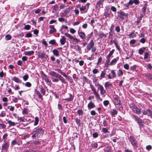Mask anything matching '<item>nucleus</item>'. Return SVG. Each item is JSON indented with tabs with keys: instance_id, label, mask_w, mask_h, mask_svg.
Masks as SVG:
<instances>
[{
	"instance_id": "obj_1",
	"label": "nucleus",
	"mask_w": 152,
	"mask_h": 152,
	"mask_svg": "<svg viewBox=\"0 0 152 152\" xmlns=\"http://www.w3.org/2000/svg\"><path fill=\"white\" fill-rule=\"evenodd\" d=\"M49 75L53 77L58 78L52 77L51 79L53 82L57 83L58 82L59 80L61 81L62 83L66 84V83L65 79L59 74L53 71H51L49 72Z\"/></svg>"
},
{
	"instance_id": "obj_2",
	"label": "nucleus",
	"mask_w": 152,
	"mask_h": 152,
	"mask_svg": "<svg viewBox=\"0 0 152 152\" xmlns=\"http://www.w3.org/2000/svg\"><path fill=\"white\" fill-rule=\"evenodd\" d=\"M130 107L133 111L135 113L138 115L141 114V109L138 108L135 105L132 104L130 105Z\"/></svg>"
},
{
	"instance_id": "obj_3",
	"label": "nucleus",
	"mask_w": 152,
	"mask_h": 152,
	"mask_svg": "<svg viewBox=\"0 0 152 152\" xmlns=\"http://www.w3.org/2000/svg\"><path fill=\"white\" fill-rule=\"evenodd\" d=\"M44 132L43 130L41 128H38L32 131L31 133H35L38 138L42 135Z\"/></svg>"
},
{
	"instance_id": "obj_4",
	"label": "nucleus",
	"mask_w": 152,
	"mask_h": 152,
	"mask_svg": "<svg viewBox=\"0 0 152 152\" xmlns=\"http://www.w3.org/2000/svg\"><path fill=\"white\" fill-rule=\"evenodd\" d=\"M128 139L131 144L134 147H137V142L135 138L133 136H130L128 137Z\"/></svg>"
},
{
	"instance_id": "obj_5",
	"label": "nucleus",
	"mask_w": 152,
	"mask_h": 152,
	"mask_svg": "<svg viewBox=\"0 0 152 152\" xmlns=\"http://www.w3.org/2000/svg\"><path fill=\"white\" fill-rule=\"evenodd\" d=\"M65 35L71 40H73V41L78 44L80 42V41L78 39H77L76 38L74 37L73 36L71 35L70 34L67 32H66L64 33Z\"/></svg>"
},
{
	"instance_id": "obj_6",
	"label": "nucleus",
	"mask_w": 152,
	"mask_h": 152,
	"mask_svg": "<svg viewBox=\"0 0 152 152\" xmlns=\"http://www.w3.org/2000/svg\"><path fill=\"white\" fill-rule=\"evenodd\" d=\"M91 87L92 91L93 92V93L95 95L97 99L101 101H102V99L100 97L99 94L96 91L95 88L93 86H91Z\"/></svg>"
},
{
	"instance_id": "obj_7",
	"label": "nucleus",
	"mask_w": 152,
	"mask_h": 152,
	"mask_svg": "<svg viewBox=\"0 0 152 152\" xmlns=\"http://www.w3.org/2000/svg\"><path fill=\"white\" fill-rule=\"evenodd\" d=\"M95 85L98 87V88L100 90V94L101 95H104L106 93V90H104L103 87L102 85H100L99 83L96 84Z\"/></svg>"
},
{
	"instance_id": "obj_8",
	"label": "nucleus",
	"mask_w": 152,
	"mask_h": 152,
	"mask_svg": "<svg viewBox=\"0 0 152 152\" xmlns=\"http://www.w3.org/2000/svg\"><path fill=\"white\" fill-rule=\"evenodd\" d=\"M90 4H91L90 3H87L84 6L80 7V10L82 12L84 11L86 9L87 10L88 9Z\"/></svg>"
},
{
	"instance_id": "obj_9",
	"label": "nucleus",
	"mask_w": 152,
	"mask_h": 152,
	"mask_svg": "<svg viewBox=\"0 0 152 152\" xmlns=\"http://www.w3.org/2000/svg\"><path fill=\"white\" fill-rule=\"evenodd\" d=\"M94 45V42L93 40L91 41L88 44L87 46V49L88 50H90L92 48Z\"/></svg>"
},
{
	"instance_id": "obj_10",
	"label": "nucleus",
	"mask_w": 152,
	"mask_h": 152,
	"mask_svg": "<svg viewBox=\"0 0 152 152\" xmlns=\"http://www.w3.org/2000/svg\"><path fill=\"white\" fill-rule=\"evenodd\" d=\"M113 98L114 99V103L115 105L119 104L120 103V101L119 100V97L117 95H114L113 96Z\"/></svg>"
},
{
	"instance_id": "obj_11",
	"label": "nucleus",
	"mask_w": 152,
	"mask_h": 152,
	"mask_svg": "<svg viewBox=\"0 0 152 152\" xmlns=\"http://www.w3.org/2000/svg\"><path fill=\"white\" fill-rule=\"evenodd\" d=\"M38 54L39 57L41 58L42 59L44 60H46V58L45 57V54L44 53V52H38Z\"/></svg>"
},
{
	"instance_id": "obj_12",
	"label": "nucleus",
	"mask_w": 152,
	"mask_h": 152,
	"mask_svg": "<svg viewBox=\"0 0 152 152\" xmlns=\"http://www.w3.org/2000/svg\"><path fill=\"white\" fill-rule=\"evenodd\" d=\"M133 118L137 121L138 124L142 123V121L141 119L134 115H133Z\"/></svg>"
},
{
	"instance_id": "obj_13",
	"label": "nucleus",
	"mask_w": 152,
	"mask_h": 152,
	"mask_svg": "<svg viewBox=\"0 0 152 152\" xmlns=\"http://www.w3.org/2000/svg\"><path fill=\"white\" fill-rule=\"evenodd\" d=\"M69 97L65 98L64 99V100L67 101H72L74 98V96L73 95L71 94H69Z\"/></svg>"
},
{
	"instance_id": "obj_14",
	"label": "nucleus",
	"mask_w": 152,
	"mask_h": 152,
	"mask_svg": "<svg viewBox=\"0 0 152 152\" xmlns=\"http://www.w3.org/2000/svg\"><path fill=\"white\" fill-rule=\"evenodd\" d=\"M78 34L81 39H84L86 38V34L84 32L82 31H78Z\"/></svg>"
},
{
	"instance_id": "obj_15",
	"label": "nucleus",
	"mask_w": 152,
	"mask_h": 152,
	"mask_svg": "<svg viewBox=\"0 0 152 152\" xmlns=\"http://www.w3.org/2000/svg\"><path fill=\"white\" fill-rule=\"evenodd\" d=\"M127 14H126L122 11L120 12L119 17L121 19H124V17H127Z\"/></svg>"
},
{
	"instance_id": "obj_16",
	"label": "nucleus",
	"mask_w": 152,
	"mask_h": 152,
	"mask_svg": "<svg viewBox=\"0 0 152 152\" xmlns=\"http://www.w3.org/2000/svg\"><path fill=\"white\" fill-rule=\"evenodd\" d=\"M9 146L7 142H5L2 145V150L7 151Z\"/></svg>"
},
{
	"instance_id": "obj_17",
	"label": "nucleus",
	"mask_w": 152,
	"mask_h": 152,
	"mask_svg": "<svg viewBox=\"0 0 152 152\" xmlns=\"http://www.w3.org/2000/svg\"><path fill=\"white\" fill-rule=\"evenodd\" d=\"M34 53V52L33 51H25L24 52L23 54L25 55L30 56L33 54Z\"/></svg>"
},
{
	"instance_id": "obj_18",
	"label": "nucleus",
	"mask_w": 152,
	"mask_h": 152,
	"mask_svg": "<svg viewBox=\"0 0 152 152\" xmlns=\"http://www.w3.org/2000/svg\"><path fill=\"white\" fill-rule=\"evenodd\" d=\"M119 59V57H117L116 58H115L113 59L110 63V65H115L117 62V61Z\"/></svg>"
},
{
	"instance_id": "obj_19",
	"label": "nucleus",
	"mask_w": 152,
	"mask_h": 152,
	"mask_svg": "<svg viewBox=\"0 0 152 152\" xmlns=\"http://www.w3.org/2000/svg\"><path fill=\"white\" fill-rule=\"evenodd\" d=\"M104 0H99L96 3V7L98 8H100L101 5L103 4Z\"/></svg>"
},
{
	"instance_id": "obj_20",
	"label": "nucleus",
	"mask_w": 152,
	"mask_h": 152,
	"mask_svg": "<svg viewBox=\"0 0 152 152\" xmlns=\"http://www.w3.org/2000/svg\"><path fill=\"white\" fill-rule=\"evenodd\" d=\"M95 107V105L92 102H90L88 105V109H91Z\"/></svg>"
},
{
	"instance_id": "obj_21",
	"label": "nucleus",
	"mask_w": 152,
	"mask_h": 152,
	"mask_svg": "<svg viewBox=\"0 0 152 152\" xmlns=\"http://www.w3.org/2000/svg\"><path fill=\"white\" fill-rule=\"evenodd\" d=\"M66 42V39L64 36H62L61 38L60 39V42L61 45H63Z\"/></svg>"
},
{
	"instance_id": "obj_22",
	"label": "nucleus",
	"mask_w": 152,
	"mask_h": 152,
	"mask_svg": "<svg viewBox=\"0 0 152 152\" xmlns=\"http://www.w3.org/2000/svg\"><path fill=\"white\" fill-rule=\"evenodd\" d=\"M12 80L18 83H21V80L19 78L15 76H14L13 77Z\"/></svg>"
},
{
	"instance_id": "obj_23",
	"label": "nucleus",
	"mask_w": 152,
	"mask_h": 152,
	"mask_svg": "<svg viewBox=\"0 0 152 152\" xmlns=\"http://www.w3.org/2000/svg\"><path fill=\"white\" fill-rule=\"evenodd\" d=\"M112 84L109 82H107L105 83L104 86L105 88L107 89L110 87H112Z\"/></svg>"
},
{
	"instance_id": "obj_24",
	"label": "nucleus",
	"mask_w": 152,
	"mask_h": 152,
	"mask_svg": "<svg viewBox=\"0 0 152 152\" xmlns=\"http://www.w3.org/2000/svg\"><path fill=\"white\" fill-rule=\"evenodd\" d=\"M151 110L149 109H148L145 111V110H144L142 111V113L144 115H148V114H149L150 112H151Z\"/></svg>"
},
{
	"instance_id": "obj_25",
	"label": "nucleus",
	"mask_w": 152,
	"mask_h": 152,
	"mask_svg": "<svg viewBox=\"0 0 152 152\" xmlns=\"http://www.w3.org/2000/svg\"><path fill=\"white\" fill-rule=\"evenodd\" d=\"M50 30V32L51 33H53L54 32H55L56 31V29L53 26H49Z\"/></svg>"
},
{
	"instance_id": "obj_26",
	"label": "nucleus",
	"mask_w": 152,
	"mask_h": 152,
	"mask_svg": "<svg viewBox=\"0 0 152 152\" xmlns=\"http://www.w3.org/2000/svg\"><path fill=\"white\" fill-rule=\"evenodd\" d=\"M145 48H140L138 50L139 53L140 55H142L145 52Z\"/></svg>"
},
{
	"instance_id": "obj_27",
	"label": "nucleus",
	"mask_w": 152,
	"mask_h": 152,
	"mask_svg": "<svg viewBox=\"0 0 152 152\" xmlns=\"http://www.w3.org/2000/svg\"><path fill=\"white\" fill-rule=\"evenodd\" d=\"M147 4H144V7L142 8V10L143 13V15H145V12H146V9L147 8Z\"/></svg>"
},
{
	"instance_id": "obj_28",
	"label": "nucleus",
	"mask_w": 152,
	"mask_h": 152,
	"mask_svg": "<svg viewBox=\"0 0 152 152\" xmlns=\"http://www.w3.org/2000/svg\"><path fill=\"white\" fill-rule=\"evenodd\" d=\"M117 114V111L116 110H113L111 111V115L112 117H115Z\"/></svg>"
},
{
	"instance_id": "obj_29",
	"label": "nucleus",
	"mask_w": 152,
	"mask_h": 152,
	"mask_svg": "<svg viewBox=\"0 0 152 152\" xmlns=\"http://www.w3.org/2000/svg\"><path fill=\"white\" fill-rule=\"evenodd\" d=\"M8 123L10 126H14L15 125V124L14 122H12L10 120L8 121Z\"/></svg>"
},
{
	"instance_id": "obj_30",
	"label": "nucleus",
	"mask_w": 152,
	"mask_h": 152,
	"mask_svg": "<svg viewBox=\"0 0 152 152\" xmlns=\"http://www.w3.org/2000/svg\"><path fill=\"white\" fill-rule=\"evenodd\" d=\"M53 54L56 56H58L59 55L58 52L56 49H54L53 51Z\"/></svg>"
},
{
	"instance_id": "obj_31",
	"label": "nucleus",
	"mask_w": 152,
	"mask_h": 152,
	"mask_svg": "<svg viewBox=\"0 0 152 152\" xmlns=\"http://www.w3.org/2000/svg\"><path fill=\"white\" fill-rule=\"evenodd\" d=\"M129 36L130 38H133L136 36V35L134 32H132L129 34Z\"/></svg>"
},
{
	"instance_id": "obj_32",
	"label": "nucleus",
	"mask_w": 152,
	"mask_h": 152,
	"mask_svg": "<svg viewBox=\"0 0 152 152\" xmlns=\"http://www.w3.org/2000/svg\"><path fill=\"white\" fill-rule=\"evenodd\" d=\"M123 75V71L121 70H119L117 72V75L118 77H120Z\"/></svg>"
},
{
	"instance_id": "obj_33",
	"label": "nucleus",
	"mask_w": 152,
	"mask_h": 152,
	"mask_svg": "<svg viewBox=\"0 0 152 152\" xmlns=\"http://www.w3.org/2000/svg\"><path fill=\"white\" fill-rule=\"evenodd\" d=\"M145 76L148 79L152 80V75L151 74L146 75Z\"/></svg>"
},
{
	"instance_id": "obj_34",
	"label": "nucleus",
	"mask_w": 152,
	"mask_h": 152,
	"mask_svg": "<svg viewBox=\"0 0 152 152\" xmlns=\"http://www.w3.org/2000/svg\"><path fill=\"white\" fill-rule=\"evenodd\" d=\"M39 121V118L37 117H36L35 118V121L34 124V126H36L38 124Z\"/></svg>"
},
{
	"instance_id": "obj_35",
	"label": "nucleus",
	"mask_w": 152,
	"mask_h": 152,
	"mask_svg": "<svg viewBox=\"0 0 152 152\" xmlns=\"http://www.w3.org/2000/svg\"><path fill=\"white\" fill-rule=\"evenodd\" d=\"M5 38L6 40H8L11 39V36L10 34H7L6 35Z\"/></svg>"
},
{
	"instance_id": "obj_36",
	"label": "nucleus",
	"mask_w": 152,
	"mask_h": 152,
	"mask_svg": "<svg viewBox=\"0 0 152 152\" xmlns=\"http://www.w3.org/2000/svg\"><path fill=\"white\" fill-rule=\"evenodd\" d=\"M149 56V54L148 52H146L145 53L144 55V59H147Z\"/></svg>"
},
{
	"instance_id": "obj_37",
	"label": "nucleus",
	"mask_w": 152,
	"mask_h": 152,
	"mask_svg": "<svg viewBox=\"0 0 152 152\" xmlns=\"http://www.w3.org/2000/svg\"><path fill=\"white\" fill-rule=\"evenodd\" d=\"M105 74L106 73L105 71H102V72L100 75L101 78H102L104 77Z\"/></svg>"
},
{
	"instance_id": "obj_38",
	"label": "nucleus",
	"mask_w": 152,
	"mask_h": 152,
	"mask_svg": "<svg viewBox=\"0 0 152 152\" xmlns=\"http://www.w3.org/2000/svg\"><path fill=\"white\" fill-rule=\"evenodd\" d=\"M29 76L28 75L26 74L24 75L23 77V79L25 81H26L28 79Z\"/></svg>"
},
{
	"instance_id": "obj_39",
	"label": "nucleus",
	"mask_w": 152,
	"mask_h": 152,
	"mask_svg": "<svg viewBox=\"0 0 152 152\" xmlns=\"http://www.w3.org/2000/svg\"><path fill=\"white\" fill-rule=\"evenodd\" d=\"M36 93L37 96H39V98L42 99L43 98L42 97V96L40 94V93L39 91H36Z\"/></svg>"
},
{
	"instance_id": "obj_40",
	"label": "nucleus",
	"mask_w": 152,
	"mask_h": 152,
	"mask_svg": "<svg viewBox=\"0 0 152 152\" xmlns=\"http://www.w3.org/2000/svg\"><path fill=\"white\" fill-rule=\"evenodd\" d=\"M25 86L26 87H30L31 86V84L29 82H27L25 83Z\"/></svg>"
},
{
	"instance_id": "obj_41",
	"label": "nucleus",
	"mask_w": 152,
	"mask_h": 152,
	"mask_svg": "<svg viewBox=\"0 0 152 152\" xmlns=\"http://www.w3.org/2000/svg\"><path fill=\"white\" fill-rule=\"evenodd\" d=\"M111 73L112 74V76L114 78L116 77V75L114 70H112L111 71Z\"/></svg>"
},
{
	"instance_id": "obj_42",
	"label": "nucleus",
	"mask_w": 152,
	"mask_h": 152,
	"mask_svg": "<svg viewBox=\"0 0 152 152\" xmlns=\"http://www.w3.org/2000/svg\"><path fill=\"white\" fill-rule=\"evenodd\" d=\"M28 110L26 108H24L23 109L22 113L24 114H26L28 113Z\"/></svg>"
},
{
	"instance_id": "obj_43",
	"label": "nucleus",
	"mask_w": 152,
	"mask_h": 152,
	"mask_svg": "<svg viewBox=\"0 0 152 152\" xmlns=\"http://www.w3.org/2000/svg\"><path fill=\"white\" fill-rule=\"evenodd\" d=\"M42 74H41V76L42 77V78L43 79L45 80V78H48V77H47V76L43 72H42Z\"/></svg>"
},
{
	"instance_id": "obj_44",
	"label": "nucleus",
	"mask_w": 152,
	"mask_h": 152,
	"mask_svg": "<svg viewBox=\"0 0 152 152\" xmlns=\"http://www.w3.org/2000/svg\"><path fill=\"white\" fill-rule=\"evenodd\" d=\"M40 92H41V93L43 95H45V90H44V89L43 88H41L40 89Z\"/></svg>"
},
{
	"instance_id": "obj_45",
	"label": "nucleus",
	"mask_w": 152,
	"mask_h": 152,
	"mask_svg": "<svg viewBox=\"0 0 152 152\" xmlns=\"http://www.w3.org/2000/svg\"><path fill=\"white\" fill-rule=\"evenodd\" d=\"M49 43L51 44H54L56 43V41L55 39H53L49 42Z\"/></svg>"
},
{
	"instance_id": "obj_46",
	"label": "nucleus",
	"mask_w": 152,
	"mask_h": 152,
	"mask_svg": "<svg viewBox=\"0 0 152 152\" xmlns=\"http://www.w3.org/2000/svg\"><path fill=\"white\" fill-rule=\"evenodd\" d=\"M15 144H18V142L15 140H13L11 142V145L13 146Z\"/></svg>"
},
{
	"instance_id": "obj_47",
	"label": "nucleus",
	"mask_w": 152,
	"mask_h": 152,
	"mask_svg": "<svg viewBox=\"0 0 152 152\" xmlns=\"http://www.w3.org/2000/svg\"><path fill=\"white\" fill-rule=\"evenodd\" d=\"M114 50L113 49L110 52L109 54L108 55H107V56H108L109 57H111V56L113 54V53L114 52Z\"/></svg>"
},
{
	"instance_id": "obj_48",
	"label": "nucleus",
	"mask_w": 152,
	"mask_h": 152,
	"mask_svg": "<svg viewBox=\"0 0 152 152\" xmlns=\"http://www.w3.org/2000/svg\"><path fill=\"white\" fill-rule=\"evenodd\" d=\"M31 28V26L29 25H27L24 27V29L27 30H28Z\"/></svg>"
},
{
	"instance_id": "obj_49",
	"label": "nucleus",
	"mask_w": 152,
	"mask_h": 152,
	"mask_svg": "<svg viewBox=\"0 0 152 152\" xmlns=\"http://www.w3.org/2000/svg\"><path fill=\"white\" fill-rule=\"evenodd\" d=\"M70 32L72 34H74L76 32V31L74 28H71L70 29Z\"/></svg>"
},
{
	"instance_id": "obj_50",
	"label": "nucleus",
	"mask_w": 152,
	"mask_h": 152,
	"mask_svg": "<svg viewBox=\"0 0 152 152\" xmlns=\"http://www.w3.org/2000/svg\"><path fill=\"white\" fill-rule=\"evenodd\" d=\"M32 34L30 32L27 33L25 37H31L32 36Z\"/></svg>"
},
{
	"instance_id": "obj_51",
	"label": "nucleus",
	"mask_w": 152,
	"mask_h": 152,
	"mask_svg": "<svg viewBox=\"0 0 152 152\" xmlns=\"http://www.w3.org/2000/svg\"><path fill=\"white\" fill-rule=\"evenodd\" d=\"M111 9L113 12H116L117 10L116 8L114 6H112L111 8Z\"/></svg>"
},
{
	"instance_id": "obj_52",
	"label": "nucleus",
	"mask_w": 152,
	"mask_h": 152,
	"mask_svg": "<svg viewBox=\"0 0 152 152\" xmlns=\"http://www.w3.org/2000/svg\"><path fill=\"white\" fill-rule=\"evenodd\" d=\"M72 9L73 7H72L70 6L66 9V10L67 11V12H69L70 10H72Z\"/></svg>"
},
{
	"instance_id": "obj_53",
	"label": "nucleus",
	"mask_w": 152,
	"mask_h": 152,
	"mask_svg": "<svg viewBox=\"0 0 152 152\" xmlns=\"http://www.w3.org/2000/svg\"><path fill=\"white\" fill-rule=\"evenodd\" d=\"M124 67L127 70H128L129 68V66L128 64H126L124 65Z\"/></svg>"
},
{
	"instance_id": "obj_54",
	"label": "nucleus",
	"mask_w": 152,
	"mask_h": 152,
	"mask_svg": "<svg viewBox=\"0 0 152 152\" xmlns=\"http://www.w3.org/2000/svg\"><path fill=\"white\" fill-rule=\"evenodd\" d=\"M109 103L108 100H105L103 102V104L105 106H107Z\"/></svg>"
},
{
	"instance_id": "obj_55",
	"label": "nucleus",
	"mask_w": 152,
	"mask_h": 152,
	"mask_svg": "<svg viewBox=\"0 0 152 152\" xmlns=\"http://www.w3.org/2000/svg\"><path fill=\"white\" fill-rule=\"evenodd\" d=\"M115 30L117 32H119L120 30V27L119 26H117L115 27Z\"/></svg>"
},
{
	"instance_id": "obj_56",
	"label": "nucleus",
	"mask_w": 152,
	"mask_h": 152,
	"mask_svg": "<svg viewBox=\"0 0 152 152\" xmlns=\"http://www.w3.org/2000/svg\"><path fill=\"white\" fill-rule=\"evenodd\" d=\"M136 65H134L130 67V69L132 71H134L136 68Z\"/></svg>"
},
{
	"instance_id": "obj_57",
	"label": "nucleus",
	"mask_w": 152,
	"mask_h": 152,
	"mask_svg": "<svg viewBox=\"0 0 152 152\" xmlns=\"http://www.w3.org/2000/svg\"><path fill=\"white\" fill-rule=\"evenodd\" d=\"M134 3L136 5H137L140 3V1L139 0H134Z\"/></svg>"
},
{
	"instance_id": "obj_58",
	"label": "nucleus",
	"mask_w": 152,
	"mask_h": 152,
	"mask_svg": "<svg viewBox=\"0 0 152 152\" xmlns=\"http://www.w3.org/2000/svg\"><path fill=\"white\" fill-rule=\"evenodd\" d=\"M83 112L82 110H79L77 111V113L79 115H82L83 114Z\"/></svg>"
},
{
	"instance_id": "obj_59",
	"label": "nucleus",
	"mask_w": 152,
	"mask_h": 152,
	"mask_svg": "<svg viewBox=\"0 0 152 152\" xmlns=\"http://www.w3.org/2000/svg\"><path fill=\"white\" fill-rule=\"evenodd\" d=\"M6 115V114L4 113H3L2 112L0 114V117H3L5 116Z\"/></svg>"
},
{
	"instance_id": "obj_60",
	"label": "nucleus",
	"mask_w": 152,
	"mask_h": 152,
	"mask_svg": "<svg viewBox=\"0 0 152 152\" xmlns=\"http://www.w3.org/2000/svg\"><path fill=\"white\" fill-rule=\"evenodd\" d=\"M93 136L95 138H96L98 136V134L96 132H94L93 133Z\"/></svg>"
},
{
	"instance_id": "obj_61",
	"label": "nucleus",
	"mask_w": 152,
	"mask_h": 152,
	"mask_svg": "<svg viewBox=\"0 0 152 152\" xmlns=\"http://www.w3.org/2000/svg\"><path fill=\"white\" fill-rule=\"evenodd\" d=\"M136 42V40L135 39H132L130 40V44H134Z\"/></svg>"
},
{
	"instance_id": "obj_62",
	"label": "nucleus",
	"mask_w": 152,
	"mask_h": 152,
	"mask_svg": "<svg viewBox=\"0 0 152 152\" xmlns=\"http://www.w3.org/2000/svg\"><path fill=\"white\" fill-rule=\"evenodd\" d=\"M59 21L61 22H64L65 21V19L63 18H59L58 19Z\"/></svg>"
},
{
	"instance_id": "obj_63",
	"label": "nucleus",
	"mask_w": 152,
	"mask_h": 152,
	"mask_svg": "<svg viewBox=\"0 0 152 152\" xmlns=\"http://www.w3.org/2000/svg\"><path fill=\"white\" fill-rule=\"evenodd\" d=\"M93 72L94 74H96L98 72V71L97 69H94L93 70Z\"/></svg>"
},
{
	"instance_id": "obj_64",
	"label": "nucleus",
	"mask_w": 152,
	"mask_h": 152,
	"mask_svg": "<svg viewBox=\"0 0 152 152\" xmlns=\"http://www.w3.org/2000/svg\"><path fill=\"white\" fill-rule=\"evenodd\" d=\"M152 149V147L150 145H148L146 147V149L148 151Z\"/></svg>"
}]
</instances>
